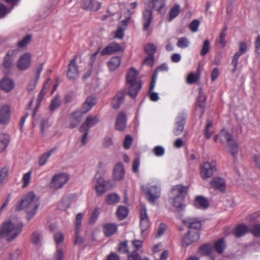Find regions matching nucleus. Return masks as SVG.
Returning <instances> with one entry per match:
<instances>
[{
    "instance_id": "obj_1",
    "label": "nucleus",
    "mask_w": 260,
    "mask_h": 260,
    "mask_svg": "<svg viewBox=\"0 0 260 260\" xmlns=\"http://www.w3.org/2000/svg\"><path fill=\"white\" fill-rule=\"evenodd\" d=\"M39 206V199L33 192L30 191L24 195L21 200L16 204V210L20 211L25 209L28 220H29L36 214Z\"/></svg>"
},
{
    "instance_id": "obj_2",
    "label": "nucleus",
    "mask_w": 260,
    "mask_h": 260,
    "mask_svg": "<svg viewBox=\"0 0 260 260\" xmlns=\"http://www.w3.org/2000/svg\"><path fill=\"white\" fill-rule=\"evenodd\" d=\"M188 187L181 184L174 186L172 188V193L174 197L172 198L171 203L176 208L177 212H183L186 207L185 198L187 194Z\"/></svg>"
},
{
    "instance_id": "obj_3",
    "label": "nucleus",
    "mask_w": 260,
    "mask_h": 260,
    "mask_svg": "<svg viewBox=\"0 0 260 260\" xmlns=\"http://www.w3.org/2000/svg\"><path fill=\"white\" fill-rule=\"evenodd\" d=\"M23 224L14 223L11 221H5L0 225V238L10 241L16 238L21 232Z\"/></svg>"
},
{
    "instance_id": "obj_4",
    "label": "nucleus",
    "mask_w": 260,
    "mask_h": 260,
    "mask_svg": "<svg viewBox=\"0 0 260 260\" xmlns=\"http://www.w3.org/2000/svg\"><path fill=\"white\" fill-rule=\"evenodd\" d=\"M138 72L134 68H131L126 75V84L128 85V94L135 98L138 94L142 85L140 81L137 80Z\"/></svg>"
},
{
    "instance_id": "obj_5",
    "label": "nucleus",
    "mask_w": 260,
    "mask_h": 260,
    "mask_svg": "<svg viewBox=\"0 0 260 260\" xmlns=\"http://www.w3.org/2000/svg\"><path fill=\"white\" fill-rule=\"evenodd\" d=\"M141 189L149 202L154 203L160 196L161 190L156 185L148 184L142 186Z\"/></svg>"
},
{
    "instance_id": "obj_6",
    "label": "nucleus",
    "mask_w": 260,
    "mask_h": 260,
    "mask_svg": "<svg viewBox=\"0 0 260 260\" xmlns=\"http://www.w3.org/2000/svg\"><path fill=\"white\" fill-rule=\"evenodd\" d=\"M221 143L223 144L226 141L228 146L230 148V153L232 156L236 158L238 152V146L233 136L229 132L222 131L220 134Z\"/></svg>"
},
{
    "instance_id": "obj_7",
    "label": "nucleus",
    "mask_w": 260,
    "mask_h": 260,
    "mask_svg": "<svg viewBox=\"0 0 260 260\" xmlns=\"http://www.w3.org/2000/svg\"><path fill=\"white\" fill-rule=\"evenodd\" d=\"M69 179V175L66 173L55 174L49 184V188L53 190L60 189L67 183Z\"/></svg>"
},
{
    "instance_id": "obj_8",
    "label": "nucleus",
    "mask_w": 260,
    "mask_h": 260,
    "mask_svg": "<svg viewBox=\"0 0 260 260\" xmlns=\"http://www.w3.org/2000/svg\"><path fill=\"white\" fill-rule=\"evenodd\" d=\"M187 118V113L186 110H183L178 113L176 118L173 133L175 136L180 135L183 132L184 125Z\"/></svg>"
},
{
    "instance_id": "obj_9",
    "label": "nucleus",
    "mask_w": 260,
    "mask_h": 260,
    "mask_svg": "<svg viewBox=\"0 0 260 260\" xmlns=\"http://www.w3.org/2000/svg\"><path fill=\"white\" fill-rule=\"evenodd\" d=\"M104 164L102 162H100L99 164L98 169L99 170L95 175V177L97 179L96 184L95 185L94 188L96 190L97 195L98 196H101L103 194H104L107 190V182L104 180V179L100 177V173L101 172V169H102L104 167Z\"/></svg>"
},
{
    "instance_id": "obj_10",
    "label": "nucleus",
    "mask_w": 260,
    "mask_h": 260,
    "mask_svg": "<svg viewBox=\"0 0 260 260\" xmlns=\"http://www.w3.org/2000/svg\"><path fill=\"white\" fill-rule=\"evenodd\" d=\"M216 171V162H206L201 166L200 174L203 179H206L212 176L214 172Z\"/></svg>"
},
{
    "instance_id": "obj_11",
    "label": "nucleus",
    "mask_w": 260,
    "mask_h": 260,
    "mask_svg": "<svg viewBox=\"0 0 260 260\" xmlns=\"http://www.w3.org/2000/svg\"><path fill=\"white\" fill-rule=\"evenodd\" d=\"M200 231L188 230L187 233L183 238V246L186 247L192 244L193 243L197 242L200 239Z\"/></svg>"
},
{
    "instance_id": "obj_12",
    "label": "nucleus",
    "mask_w": 260,
    "mask_h": 260,
    "mask_svg": "<svg viewBox=\"0 0 260 260\" xmlns=\"http://www.w3.org/2000/svg\"><path fill=\"white\" fill-rule=\"evenodd\" d=\"M140 217V227L141 230L142 235L143 233L148 230L150 226V222L147 214V210L145 207H143L139 213Z\"/></svg>"
},
{
    "instance_id": "obj_13",
    "label": "nucleus",
    "mask_w": 260,
    "mask_h": 260,
    "mask_svg": "<svg viewBox=\"0 0 260 260\" xmlns=\"http://www.w3.org/2000/svg\"><path fill=\"white\" fill-rule=\"evenodd\" d=\"M182 223L189 230L200 231L202 228V223L200 219L195 217H187L182 220Z\"/></svg>"
},
{
    "instance_id": "obj_14",
    "label": "nucleus",
    "mask_w": 260,
    "mask_h": 260,
    "mask_svg": "<svg viewBox=\"0 0 260 260\" xmlns=\"http://www.w3.org/2000/svg\"><path fill=\"white\" fill-rule=\"evenodd\" d=\"M77 55L74 56L68 66V78L70 80L75 79L79 75L78 66L76 64Z\"/></svg>"
},
{
    "instance_id": "obj_15",
    "label": "nucleus",
    "mask_w": 260,
    "mask_h": 260,
    "mask_svg": "<svg viewBox=\"0 0 260 260\" xmlns=\"http://www.w3.org/2000/svg\"><path fill=\"white\" fill-rule=\"evenodd\" d=\"M31 61V54L28 53H25L23 54L18 60L17 62V68L21 71L26 70L30 67Z\"/></svg>"
},
{
    "instance_id": "obj_16",
    "label": "nucleus",
    "mask_w": 260,
    "mask_h": 260,
    "mask_svg": "<svg viewBox=\"0 0 260 260\" xmlns=\"http://www.w3.org/2000/svg\"><path fill=\"white\" fill-rule=\"evenodd\" d=\"M211 187L218 190L221 192H225L226 190V183L224 179L221 177H214L210 182Z\"/></svg>"
},
{
    "instance_id": "obj_17",
    "label": "nucleus",
    "mask_w": 260,
    "mask_h": 260,
    "mask_svg": "<svg viewBox=\"0 0 260 260\" xmlns=\"http://www.w3.org/2000/svg\"><path fill=\"white\" fill-rule=\"evenodd\" d=\"M82 218L83 214L82 213H79L77 214L75 222V234L74 242L76 244H81L83 242L82 238L79 236Z\"/></svg>"
},
{
    "instance_id": "obj_18",
    "label": "nucleus",
    "mask_w": 260,
    "mask_h": 260,
    "mask_svg": "<svg viewBox=\"0 0 260 260\" xmlns=\"http://www.w3.org/2000/svg\"><path fill=\"white\" fill-rule=\"evenodd\" d=\"M100 121V118L98 116H88L85 122L82 124L79 128L80 132H83L84 129L93 127L96 125Z\"/></svg>"
},
{
    "instance_id": "obj_19",
    "label": "nucleus",
    "mask_w": 260,
    "mask_h": 260,
    "mask_svg": "<svg viewBox=\"0 0 260 260\" xmlns=\"http://www.w3.org/2000/svg\"><path fill=\"white\" fill-rule=\"evenodd\" d=\"M82 7L86 10L98 11L101 7V4L95 0H82Z\"/></svg>"
},
{
    "instance_id": "obj_20",
    "label": "nucleus",
    "mask_w": 260,
    "mask_h": 260,
    "mask_svg": "<svg viewBox=\"0 0 260 260\" xmlns=\"http://www.w3.org/2000/svg\"><path fill=\"white\" fill-rule=\"evenodd\" d=\"M18 52V49L10 50L5 55L3 66L7 69H10L12 67L14 59Z\"/></svg>"
},
{
    "instance_id": "obj_21",
    "label": "nucleus",
    "mask_w": 260,
    "mask_h": 260,
    "mask_svg": "<svg viewBox=\"0 0 260 260\" xmlns=\"http://www.w3.org/2000/svg\"><path fill=\"white\" fill-rule=\"evenodd\" d=\"M121 49L122 48L119 44L113 42L105 47L101 52V54L102 56L110 55L113 53L121 51Z\"/></svg>"
},
{
    "instance_id": "obj_22",
    "label": "nucleus",
    "mask_w": 260,
    "mask_h": 260,
    "mask_svg": "<svg viewBox=\"0 0 260 260\" xmlns=\"http://www.w3.org/2000/svg\"><path fill=\"white\" fill-rule=\"evenodd\" d=\"M83 114L81 111H76L71 114L70 118V128H74L78 126L82 119Z\"/></svg>"
},
{
    "instance_id": "obj_23",
    "label": "nucleus",
    "mask_w": 260,
    "mask_h": 260,
    "mask_svg": "<svg viewBox=\"0 0 260 260\" xmlns=\"http://www.w3.org/2000/svg\"><path fill=\"white\" fill-rule=\"evenodd\" d=\"M10 109L8 106L5 105L0 109V124H6L9 122Z\"/></svg>"
},
{
    "instance_id": "obj_24",
    "label": "nucleus",
    "mask_w": 260,
    "mask_h": 260,
    "mask_svg": "<svg viewBox=\"0 0 260 260\" xmlns=\"http://www.w3.org/2000/svg\"><path fill=\"white\" fill-rule=\"evenodd\" d=\"M126 116L124 112H120L117 115L116 123L115 128L117 130L122 131L126 126Z\"/></svg>"
},
{
    "instance_id": "obj_25",
    "label": "nucleus",
    "mask_w": 260,
    "mask_h": 260,
    "mask_svg": "<svg viewBox=\"0 0 260 260\" xmlns=\"http://www.w3.org/2000/svg\"><path fill=\"white\" fill-rule=\"evenodd\" d=\"M118 225L114 223H106L103 226V233L106 237H110L117 232Z\"/></svg>"
},
{
    "instance_id": "obj_26",
    "label": "nucleus",
    "mask_w": 260,
    "mask_h": 260,
    "mask_svg": "<svg viewBox=\"0 0 260 260\" xmlns=\"http://www.w3.org/2000/svg\"><path fill=\"white\" fill-rule=\"evenodd\" d=\"M124 169L121 162H118L113 170V179L116 181L122 180L124 176Z\"/></svg>"
},
{
    "instance_id": "obj_27",
    "label": "nucleus",
    "mask_w": 260,
    "mask_h": 260,
    "mask_svg": "<svg viewBox=\"0 0 260 260\" xmlns=\"http://www.w3.org/2000/svg\"><path fill=\"white\" fill-rule=\"evenodd\" d=\"M125 95V90H120L113 98L112 101V105L114 109H118L123 103Z\"/></svg>"
},
{
    "instance_id": "obj_28",
    "label": "nucleus",
    "mask_w": 260,
    "mask_h": 260,
    "mask_svg": "<svg viewBox=\"0 0 260 260\" xmlns=\"http://www.w3.org/2000/svg\"><path fill=\"white\" fill-rule=\"evenodd\" d=\"M193 205L197 208L206 209L209 207V203L205 197L199 196L196 197L193 202Z\"/></svg>"
},
{
    "instance_id": "obj_29",
    "label": "nucleus",
    "mask_w": 260,
    "mask_h": 260,
    "mask_svg": "<svg viewBox=\"0 0 260 260\" xmlns=\"http://www.w3.org/2000/svg\"><path fill=\"white\" fill-rule=\"evenodd\" d=\"M95 104L96 99L93 96H88L83 104L81 112L84 114L88 112Z\"/></svg>"
},
{
    "instance_id": "obj_30",
    "label": "nucleus",
    "mask_w": 260,
    "mask_h": 260,
    "mask_svg": "<svg viewBox=\"0 0 260 260\" xmlns=\"http://www.w3.org/2000/svg\"><path fill=\"white\" fill-rule=\"evenodd\" d=\"M152 20V12L151 10L146 9L143 13V29L146 30L149 27Z\"/></svg>"
},
{
    "instance_id": "obj_31",
    "label": "nucleus",
    "mask_w": 260,
    "mask_h": 260,
    "mask_svg": "<svg viewBox=\"0 0 260 260\" xmlns=\"http://www.w3.org/2000/svg\"><path fill=\"white\" fill-rule=\"evenodd\" d=\"M121 59L120 57H112L107 62V66L111 72L115 71L120 65Z\"/></svg>"
},
{
    "instance_id": "obj_32",
    "label": "nucleus",
    "mask_w": 260,
    "mask_h": 260,
    "mask_svg": "<svg viewBox=\"0 0 260 260\" xmlns=\"http://www.w3.org/2000/svg\"><path fill=\"white\" fill-rule=\"evenodd\" d=\"M10 168L5 166L0 169V188L7 182Z\"/></svg>"
},
{
    "instance_id": "obj_33",
    "label": "nucleus",
    "mask_w": 260,
    "mask_h": 260,
    "mask_svg": "<svg viewBox=\"0 0 260 260\" xmlns=\"http://www.w3.org/2000/svg\"><path fill=\"white\" fill-rule=\"evenodd\" d=\"M152 253L155 260H162V245L161 243L153 245Z\"/></svg>"
},
{
    "instance_id": "obj_34",
    "label": "nucleus",
    "mask_w": 260,
    "mask_h": 260,
    "mask_svg": "<svg viewBox=\"0 0 260 260\" xmlns=\"http://www.w3.org/2000/svg\"><path fill=\"white\" fill-rule=\"evenodd\" d=\"M14 87L13 81L9 78H5L0 81V88L6 92L11 91Z\"/></svg>"
},
{
    "instance_id": "obj_35",
    "label": "nucleus",
    "mask_w": 260,
    "mask_h": 260,
    "mask_svg": "<svg viewBox=\"0 0 260 260\" xmlns=\"http://www.w3.org/2000/svg\"><path fill=\"white\" fill-rule=\"evenodd\" d=\"M249 231L248 227L244 224H240L237 225L234 231V235L237 238L244 236Z\"/></svg>"
},
{
    "instance_id": "obj_36",
    "label": "nucleus",
    "mask_w": 260,
    "mask_h": 260,
    "mask_svg": "<svg viewBox=\"0 0 260 260\" xmlns=\"http://www.w3.org/2000/svg\"><path fill=\"white\" fill-rule=\"evenodd\" d=\"M226 247L225 240L223 238H220L215 242L214 249L219 254H222Z\"/></svg>"
},
{
    "instance_id": "obj_37",
    "label": "nucleus",
    "mask_w": 260,
    "mask_h": 260,
    "mask_svg": "<svg viewBox=\"0 0 260 260\" xmlns=\"http://www.w3.org/2000/svg\"><path fill=\"white\" fill-rule=\"evenodd\" d=\"M10 142V136L8 134H3L0 136V151L5 150Z\"/></svg>"
},
{
    "instance_id": "obj_38",
    "label": "nucleus",
    "mask_w": 260,
    "mask_h": 260,
    "mask_svg": "<svg viewBox=\"0 0 260 260\" xmlns=\"http://www.w3.org/2000/svg\"><path fill=\"white\" fill-rule=\"evenodd\" d=\"M55 148H52L48 151L43 153L39 158V165L41 166L45 165L48 159L51 156V155L54 152Z\"/></svg>"
},
{
    "instance_id": "obj_39",
    "label": "nucleus",
    "mask_w": 260,
    "mask_h": 260,
    "mask_svg": "<svg viewBox=\"0 0 260 260\" xmlns=\"http://www.w3.org/2000/svg\"><path fill=\"white\" fill-rule=\"evenodd\" d=\"M128 213V210L127 207L120 206L117 209L116 214L120 220H123L125 219Z\"/></svg>"
},
{
    "instance_id": "obj_40",
    "label": "nucleus",
    "mask_w": 260,
    "mask_h": 260,
    "mask_svg": "<svg viewBox=\"0 0 260 260\" xmlns=\"http://www.w3.org/2000/svg\"><path fill=\"white\" fill-rule=\"evenodd\" d=\"M144 49L145 53L148 54V55H154V54L156 51V47L152 43L146 44L144 46Z\"/></svg>"
},
{
    "instance_id": "obj_41",
    "label": "nucleus",
    "mask_w": 260,
    "mask_h": 260,
    "mask_svg": "<svg viewBox=\"0 0 260 260\" xmlns=\"http://www.w3.org/2000/svg\"><path fill=\"white\" fill-rule=\"evenodd\" d=\"M180 6L178 5H175L171 9L169 13V17L168 18L169 21H171L174 18L177 17L180 12Z\"/></svg>"
},
{
    "instance_id": "obj_42",
    "label": "nucleus",
    "mask_w": 260,
    "mask_h": 260,
    "mask_svg": "<svg viewBox=\"0 0 260 260\" xmlns=\"http://www.w3.org/2000/svg\"><path fill=\"white\" fill-rule=\"evenodd\" d=\"M120 200V197L116 193L109 194L106 198V202L108 204H115Z\"/></svg>"
},
{
    "instance_id": "obj_43",
    "label": "nucleus",
    "mask_w": 260,
    "mask_h": 260,
    "mask_svg": "<svg viewBox=\"0 0 260 260\" xmlns=\"http://www.w3.org/2000/svg\"><path fill=\"white\" fill-rule=\"evenodd\" d=\"M200 251L205 255H209L212 252V246L209 244H204L200 247Z\"/></svg>"
},
{
    "instance_id": "obj_44",
    "label": "nucleus",
    "mask_w": 260,
    "mask_h": 260,
    "mask_svg": "<svg viewBox=\"0 0 260 260\" xmlns=\"http://www.w3.org/2000/svg\"><path fill=\"white\" fill-rule=\"evenodd\" d=\"M149 5L152 6L154 10L160 12L162 8V0H152Z\"/></svg>"
},
{
    "instance_id": "obj_45",
    "label": "nucleus",
    "mask_w": 260,
    "mask_h": 260,
    "mask_svg": "<svg viewBox=\"0 0 260 260\" xmlns=\"http://www.w3.org/2000/svg\"><path fill=\"white\" fill-rule=\"evenodd\" d=\"M189 45V41L186 37H182L178 39L177 46L181 48H187Z\"/></svg>"
},
{
    "instance_id": "obj_46",
    "label": "nucleus",
    "mask_w": 260,
    "mask_h": 260,
    "mask_svg": "<svg viewBox=\"0 0 260 260\" xmlns=\"http://www.w3.org/2000/svg\"><path fill=\"white\" fill-rule=\"evenodd\" d=\"M242 54H243L241 52H240L239 51L236 52L235 53V54L233 56V60L232 61V64L234 66V69L232 70L233 73H234L236 71V70H237V67L238 63L239 58Z\"/></svg>"
},
{
    "instance_id": "obj_47",
    "label": "nucleus",
    "mask_w": 260,
    "mask_h": 260,
    "mask_svg": "<svg viewBox=\"0 0 260 260\" xmlns=\"http://www.w3.org/2000/svg\"><path fill=\"white\" fill-rule=\"evenodd\" d=\"M31 173V171H29L23 175L22 179V181L23 183L22 187L23 188L26 187L29 185L30 183Z\"/></svg>"
},
{
    "instance_id": "obj_48",
    "label": "nucleus",
    "mask_w": 260,
    "mask_h": 260,
    "mask_svg": "<svg viewBox=\"0 0 260 260\" xmlns=\"http://www.w3.org/2000/svg\"><path fill=\"white\" fill-rule=\"evenodd\" d=\"M31 40V36L30 35L25 36L22 40L18 43L17 46L19 48H23L25 47L29 43Z\"/></svg>"
},
{
    "instance_id": "obj_49",
    "label": "nucleus",
    "mask_w": 260,
    "mask_h": 260,
    "mask_svg": "<svg viewBox=\"0 0 260 260\" xmlns=\"http://www.w3.org/2000/svg\"><path fill=\"white\" fill-rule=\"evenodd\" d=\"M212 122L209 120H207V123L205 127L204 131V135L206 139H209L211 138L213 132H210L209 129L212 126Z\"/></svg>"
},
{
    "instance_id": "obj_50",
    "label": "nucleus",
    "mask_w": 260,
    "mask_h": 260,
    "mask_svg": "<svg viewBox=\"0 0 260 260\" xmlns=\"http://www.w3.org/2000/svg\"><path fill=\"white\" fill-rule=\"evenodd\" d=\"M60 106L59 98L56 95L55 97L52 100L51 104L49 107L50 110L52 112L54 111L56 108Z\"/></svg>"
},
{
    "instance_id": "obj_51",
    "label": "nucleus",
    "mask_w": 260,
    "mask_h": 260,
    "mask_svg": "<svg viewBox=\"0 0 260 260\" xmlns=\"http://www.w3.org/2000/svg\"><path fill=\"white\" fill-rule=\"evenodd\" d=\"M210 49V41L209 40H206L203 45L200 54L202 56L206 55Z\"/></svg>"
},
{
    "instance_id": "obj_52",
    "label": "nucleus",
    "mask_w": 260,
    "mask_h": 260,
    "mask_svg": "<svg viewBox=\"0 0 260 260\" xmlns=\"http://www.w3.org/2000/svg\"><path fill=\"white\" fill-rule=\"evenodd\" d=\"M99 209L98 208H95L92 210L90 216V223H93L96 221L99 215Z\"/></svg>"
},
{
    "instance_id": "obj_53",
    "label": "nucleus",
    "mask_w": 260,
    "mask_h": 260,
    "mask_svg": "<svg viewBox=\"0 0 260 260\" xmlns=\"http://www.w3.org/2000/svg\"><path fill=\"white\" fill-rule=\"evenodd\" d=\"M199 78L198 74H194L193 73H190L187 77V81L190 84L196 83Z\"/></svg>"
},
{
    "instance_id": "obj_54",
    "label": "nucleus",
    "mask_w": 260,
    "mask_h": 260,
    "mask_svg": "<svg viewBox=\"0 0 260 260\" xmlns=\"http://www.w3.org/2000/svg\"><path fill=\"white\" fill-rule=\"evenodd\" d=\"M250 232L255 237H260V224H256L254 225L250 229Z\"/></svg>"
},
{
    "instance_id": "obj_55",
    "label": "nucleus",
    "mask_w": 260,
    "mask_h": 260,
    "mask_svg": "<svg viewBox=\"0 0 260 260\" xmlns=\"http://www.w3.org/2000/svg\"><path fill=\"white\" fill-rule=\"evenodd\" d=\"M206 96L204 93L201 91L200 92L198 98V104L200 107L203 108L205 106V102L206 100Z\"/></svg>"
},
{
    "instance_id": "obj_56",
    "label": "nucleus",
    "mask_w": 260,
    "mask_h": 260,
    "mask_svg": "<svg viewBox=\"0 0 260 260\" xmlns=\"http://www.w3.org/2000/svg\"><path fill=\"white\" fill-rule=\"evenodd\" d=\"M133 139L132 138L128 135H126L123 143V147L125 149H128L131 148Z\"/></svg>"
},
{
    "instance_id": "obj_57",
    "label": "nucleus",
    "mask_w": 260,
    "mask_h": 260,
    "mask_svg": "<svg viewBox=\"0 0 260 260\" xmlns=\"http://www.w3.org/2000/svg\"><path fill=\"white\" fill-rule=\"evenodd\" d=\"M226 35V33H224V32H221L220 35L218 38V43L220 44V46L221 48H223L226 43L225 41V37Z\"/></svg>"
},
{
    "instance_id": "obj_58",
    "label": "nucleus",
    "mask_w": 260,
    "mask_h": 260,
    "mask_svg": "<svg viewBox=\"0 0 260 260\" xmlns=\"http://www.w3.org/2000/svg\"><path fill=\"white\" fill-rule=\"evenodd\" d=\"M118 250L122 251L125 253H129V250L127 241L121 242L119 244Z\"/></svg>"
},
{
    "instance_id": "obj_59",
    "label": "nucleus",
    "mask_w": 260,
    "mask_h": 260,
    "mask_svg": "<svg viewBox=\"0 0 260 260\" xmlns=\"http://www.w3.org/2000/svg\"><path fill=\"white\" fill-rule=\"evenodd\" d=\"M200 21L198 19L193 20L190 24L189 28L192 32H196L198 30L200 25Z\"/></svg>"
},
{
    "instance_id": "obj_60",
    "label": "nucleus",
    "mask_w": 260,
    "mask_h": 260,
    "mask_svg": "<svg viewBox=\"0 0 260 260\" xmlns=\"http://www.w3.org/2000/svg\"><path fill=\"white\" fill-rule=\"evenodd\" d=\"M54 260H63L64 252L60 249H57L54 255Z\"/></svg>"
},
{
    "instance_id": "obj_61",
    "label": "nucleus",
    "mask_w": 260,
    "mask_h": 260,
    "mask_svg": "<svg viewBox=\"0 0 260 260\" xmlns=\"http://www.w3.org/2000/svg\"><path fill=\"white\" fill-rule=\"evenodd\" d=\"M31 241L32 242L36 244H39L40 242L41 236L39 233L34 232L32 233L31 236Z\"/></svg>"
},
{
    "instance_id": "obj_62",
    "label": "nucleus",
    "mask_w": 260,
    "mask_h": 260,
    "mask_svg": "<svg viewBox=\"0 0 260 260\" xmlns=\"http://www.w3.org/2000/svg\"><path fill=\"white\" fill-rule=\"evenodd\" d=\"M10 12L4 4L0 3V18L4 17Z\"/></svg>"
},
{
    "instance_id": "obj_63",
    "label": "nucleus",
    "mask_w": 260,
    "mask_h": 260,
    "mask_svg": "<svg viewBox=\"0 0 260 260\" xmlns=\"http://www.w3.org/2000/svg\"><path fill=\"white\" fill-rule=\"evenodd\" d=\"M154 55H148L143 61V63L152 67L154 63Z\"/></svg>"
},
{
    "instance_id": "obj_64",
    "label": "nucleus",
    "mask_w": 260,
    "mask_h": 260,
    "mask_svg": "<svg viewBox=\"0 0 260 260\" xmlns=\"http://www.w3.org/2000/svg\"><path fill=\"white\" fill-rule=\"evenodd\" d=\"M128 260H141V258L137 251L135 250L128 255Z\"/></svg>"
}]
</instances>
